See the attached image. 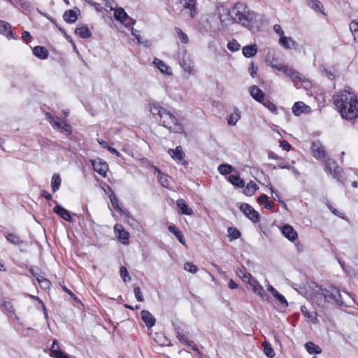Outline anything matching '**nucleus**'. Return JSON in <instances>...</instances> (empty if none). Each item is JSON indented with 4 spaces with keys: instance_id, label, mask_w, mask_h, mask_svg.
Here are the masks:
<instances>
[{
    "instance_id": "1",
    "label": "nucleus",
    "mask_w": 358,
    "mask_h": 358,
    "mask_svg": "<svg viewBox=\"0 0 358 358\" xmlns=\"http://www.w3.org/2000/svg\"><path fill=\"white\" fill-rule=\"evenodd\" d=\"M229 15L235 22L241 23L243 26L250 29L252 27V21L256 18L257 14L247 10L242 3H236L229 10Z\"/></svg>"
},
{
    "instance_id": "2",
    "label": "nucleus",
    "mask_w": 358,
    "mask_h": 358,
    "mask_svg": "<svg viewBox=\"0 0 358 358\" xmlns=\"http://www.w3.org/2000/svg\"><path fill=\"white\" fill-rule=\"evenodd\" d=\"M321 293L319 294L322 295L325 300L329 301L330 300L334 301L340 306L345 305L350 299V295L348 292H343L341 294L340 290L334 286H329L325 289H320Z\"/></svg>"
},
{
    "instance_id": "3",
    "label": "nucleus",
    "mask_w": 358,
    "mask_h": 358,
    "mask_svg": "<svg viewBox=\"0 0 358 358\" xmlns=\"http://www.w3.org/2000/svg\"><path fill=\"white\" fill-rule=\"evenodd\" d=\"M160 119L163 125L167 128L176 129L177 130L182 129L181 125L179 124L177 117L166 108Z\"/></svg>"
},
{
    "instance_id": "4",
    "label": "nucleus",
    "mask_w": 358,
    "mask_h": 358,
    "mask_svg": "<svg viewBox=\"0 0 358 358\" xmlns=\"http://www.w3.org/2000/svg\"><path fill=\"white\" fill-rule=\"evenodd\" d=\"M241 211L252 222H258L260 215L248 203H242L240 206Z\"/></svg>"
},
{
    "instance_id": "5",
    "label": "nucleus",
    "mask_w": 358,
    "mask_h": 358,
    "mask_svg": "<svg viewBox=\"0 0 358 358\" xmlns=\"http://www.w3.org/2000/svg\"><path fill=\"white\" fill-rule=\"evenodd\" d=\"M325 171L334 178L339 179L341 177V169L333 159L328 158L325 160Z\"/></svg>"
},
{
    "instance_id": "6",
    "label": "nucleus",
    "mask_w": 358,
    "mask_h": 358,
    "mask_svg": "<svg viewBox=\"0 0 358 358\" xmlns=\"http://www.w3.org/2000/svg\"><path fill=\"white\" fill-rule=\"evenodd\" d=\"M114 17L116 20L124 23L126 27L133 26L135 23V20L129 17L122 8H119L115 10Z\"/></svg>"
},
{
    "instance_id": "7",
    "label": "nucleus",
    "mask_w": 358,
    "mask_h": 358,
    "mask_svg": "<svg viewBox=\"0 0 358 358\" xmlns=\"http://www.w3.org/2000/svg\"><path fill=\"white\" fill-rule=\"evenodd\" d=\"M189 17L193 18L197 13L196 0H178Z\"/></svg>"
},
{
    "instance_id": "8",
    "label": "nucleus",
    "mask_w": 358,
    "mask_h": 358,
    "mask_svg": "<svg viewBox=\"0 0 358 358\" xmlns=\"http://www.w3.org/2000/svg\"><path fill=\"white\" fill-rule=\"evenodd\" d=\"M311 151L313 156L317 159H321L326 155L325 147L321 143L320 141H313L311 144Z\"/></svg>"
},
{
    "instance_id": "9",
    "label": "nucleus",
    "mask_w": 358,
    "mask_h": 358,
    "mask_svg": "<svg viewBox=\"0 0 358 358\" xmlns=\"http://www.w3.org/2000/svg\"><path fill=\"white\" fill-rule=\"evenodd\" d=\"M93 169L103 177L106 176L108 170V166L106 162H103L101 159L98 158L91 161Z\"/></svg>"
},
{
    "instance_id": "10",
    "label": "nucleus",
    "mask_w": 358,
    "mask_h": 358,
    "mask_svg": "<svg viewBox=\"0 0 358 358\" xmlns=\"http://www.w3.org/2000/svg\"><path fill=\"white\" fill-rule=\"evenodd\" d=\"M180 65L183 71L189 74L194 73V66L189 55L184 54L180 61Z\"/></svg>"
},
{
    "instance_id": "11",
    "label": "nucleus",
    "mask_w": 358,
    "mask_h": 358,
    "mask_svg": "<svg viewBox=\"0 0 358 358\" xmlns=\"http://www.w3.org/2000/svg\"><path fill=\"white\" fill-rule=\"evenodd\" d=\"M114 231L117 234V238L120 243L124 245L129 243V233L124 230L120 224H116L114 227Z\"/></svg>"
},
{
    "instance_id": "12",
    "label": "nucleus",
    "mask_w": 358,
    "mask_h": 358,
    "mask_svg": "<svg viewBox=\"0 0 358 358\" xmlns=\"http://www.w3.org/2000/svg\"><path fill=\"white\" fill-rule=\"evenodd\" d=\"M282 73L286 76H289L293 82H301L303 80L302 76L292 66L285 65V67L282 68Z\"/></svg>"
},
{
    "instance_id": "13",
    "label": "nucleus",
    "mask_w": 358,
    "mask_h": 358,
    "mask_svg": "<svg viewBox=\"0 0 358 358\" xmlns=\"http://www.w3.org/2000/svg\"><path fill=\"white\" fill-rule=\"evenodd\" d=\"M153 64L162 73L167 76L172 75V69L171 66L167 65L164 61L155 57L153 60Z\"/></svg>"
},
{
    "instance_id": "14",
    "label": "nucleus",
    "mask_w": 358,
    "mask_h": 358,
    "mask_svg": "<svg viewBox=\"0 0 358 358\" xmlns=\"http://www.w3.org/2000/svg\"><path fill=\"white\" fill-rule=\"evenodd\" d=\"M282 234L284 235L285 238H287L290 241H294L296 240L298 237L297 232L294 230V229L289 225L285 224L281 229Z\"/></svg>"
},
{
    "instance_id": "15",
    "label": "nucleus",
    "mask_w": 358,
    "mask_h": 358,
    "mask_svg": "<svg viewBox=\"0 0 358 358\" xmlns=\"http://www.w3.org/2000/svg\"><path fill=\"white\" fill-rule=\"evenodd\" d=\"M279 44L287 50H296L299 46L298 43L292 37H287L285 36L280 38Z\"/></svg>"
},
{
    "instance_id": "16",
    "label": "nucleus",
    "mask_w": 358,
    "mask_h": 358,
    "mask_svg": "<svg viewBox=\"0 0 358 358\" xmlns=\"http://www.w3.org/2000/svg\"><path fill=\"white\" fill-rule=\"evenodd\" d=\"M50 355L54 358H70L69 355L59 349L57 340L53 341L50 350Z\"/></svg>"
},
{
    "instance_id": "17",
    "label": "nucleus",
    "mask_w": 358,
    "mask_h": 358,
    "mask_svg": "<svg viewBox=\"0 0 358 358\" xmlns=\"http://www.w3.org/2000/svg\"><path fill=\"white\" fill-rule=\"evenodd\" d=\"M175 330H176V337L180 341V342L185 344L186 345H187L189 347H191L192 348V350H194L195 351H198V348L195 345H194L193 341L188 340L187 336L186 335L183 334L180 331V327H176L175 329Z\"/></svg>"
},
{
    "instance_id": "18",
    "label": "nucleus",
    "mask_w": 358,
    "mask_h": 358,
    "mask_svg": "<svg viewBox=\"0 0 358 358\" xmlns=\"http://www.w3.org/2000/svg\"><path fill=\"white\" fill-rule=\"evenodd\" d=\"M0 34L8 39H15L11 31V26L6 21L0 20Z\"/></svg>"
},
{
    "instance_id": "19",
    "label": "nucleus",
    "mask_w": 358,
    "mask_h": 358,
    "mask_svg": "<svg viewBox=\"0 0 358 358\" xmlns=\"http://www.w3.org/2000/svg\"><path fill=\"white\" fill-rule=\"evenodd\" d=\"M249 92L254 99L259 103H263L264 100V93L257 86H251L249 89Z\"/></svg>"
},
{
    "instance_id": "20",
    "label": "nucleus",
    "mask_w": 358,
    "mask_h": 358,
    "mask_svg": "<svg viewBox=\"0 0 358 358\" xmlns=\"http://www.w3.org/2000/svg\"><path fill=\"white\" fill-rule=\"evenodd\" d=\"M141 315L143 321L148 328H151L155 325V318L148 310H143L141 312Z\"/></svg>"
},
{
    "instance_id": "21",
    "label": "nucleus",
    "mask_w": 358,
    "mask_h": 358,
    "mask_svg": "<svg viewBox=\"0 0 358 358\" xmlns=\"http://www.w3.org/2000/svg\"><path fill=\"white\" fill-rule=\"evenodd\" d=\"M53 212L58 215L60 217L64 219L66 221L71 222V216L69 212L63 208L60 205H57L53 208Z\"/></svg>"
},
{
    "instance_id": "22",
    "label": "nucleus",
    "mask_w": 358,
    "mask_h": 358,
    "mask_svg": "<svg viewBox=\"0 0 358 358\" xmlns=\"http://www.w3.org/2000/svg\"><path fill=\"white\" fill-rule=\"evenodd\" d=\"M10 2L24 11H29L31 8V3L29 0H10Z\"/></svg>"
},
{
    "instance_id": "23",
    "label": "nucleus",
    "mask_w": 358,
    "mask_h": 358,
    "mask_svg": "<svg viewBox=\"0 0 358 358\" xmlns=\"http://www.w3.org/2000/svg\"><path fill=\"white\" fill-rule=\"evenodd\" d=\"M309 108H310L303 102L298 101L294 104L292 107V111L295 115H299L303 113H307L308 111V109Z\"/></svg>"
},
{
    "instance_id": "24",
    "label": "nucleus",
    "mask_w": 358,
    "mask_h": 358,
    "mask_svg": "<svg viewBox=\"0 0 358 358\" xmlns=\"http://www.w3.org/2000/svg\"><path fill=\"white\" fill-rule=\"evenodd\" d=\"M177 206L180 210L182 214L187 215H192L193 210L186 203L185 201L182 199H180L177 201Z\"/></svg>"
},
{
    "instance_id": "25",
    "label": "nucleus",
    "mask_w": 358,
    "mask_h": 358,
    "mask_svg": "<svg viewBox=\"0 0 358 358\" xmlns=\"http://www.w3.org/2000/svg\"><path fill=\"white\" fill-rule=\"evenodd\" d=\"M110 202L113 205V206L117 210H119L121 213H123L126 215L127 217L130 218L133 220V218L131 217L130 213L127 210H123L121 208V203H120L118 199L114 195L110 196Z\"/></svg>"
},
{
    "instance_id": "26",
    "label": "nucleus",
    "mask_w": 358,
    "mask_h": 358,
    "mask_svg": "<svg viewBox=\"0 0 358 358\" xmlns=\"http://www.w3.org/2000/svg\"><path fill=\"white\" fill-rule=\"evenodd\" d=\"M169 153L174 159L178 160L180 162H182V161H184L185 154L180 146H177L175 150L169 149Z\"/></svg>"
},
{
    "instance_id": "27",
    "label": "nucleus",
    "mask_w": 358,
    "mask_h": 358,
    "mask_svg": "<svg viewBox=\"0 0 358 358\" xmlns=\"http://www.w3.org/2000/svg\"><path fill=\"white\" fill-rule=\"evenodd\" d=\"M243 55L248 58L254 57L257 53V48L255 44L248 45L242 49Z\"/></svg>"
},
{
    "instance_id": "28",
    "label": "nucleus",
    "mask_w": 358,
    "mask_h": 358,
    "mask_svg": "<svg viewBox=\"0 0 358 358\" xmlns=\"http://www.w3.org/2000/svg\"><path fill=\"white\" fill-rule=\"evenodd\" d=\"M150 112L154 115H158L161 117L163 113H164L165 108L162 107L159 103H152L148 106Z\"/></svg>"
},
{
    "instance_id": "29",
    "label": "nucleus",
    "mask_w": 358,
    "mask_h": 358,
    "mask_svg": "<svg viewBox=\"0 0 358 358\" xmlns=\"http://www.w3.org/2000/svg\"><path fill=\"white\" fill-rule=\"evenodd\" d=\"M250 285L252 287V291L260 296L262 299H264L265 297H267V295L264 292L263 287L256 280H252V282L250 283Z\"/></svg>"
},
{
    "instance_id": "30",
    "label": "nucleus",
    "mask_w": 358,
    "mask_h": 358,
    "mask_svg": "<svg viewBox=\"0 0 358 358\" xmlns=\"http://www.w3.org/2000/svg\"><path fill=\"white\" fill-rule=\"evenodd\" d=\"M305 349L310 355H312V354L319 355L322 352L321 348L320 346L315 345L312 341H308L305 344Z\"/></svg>"
},
{
    "instance_id": "31",
    "label": "nucleus",
    "mask_w": 358,
    "mask_h": 358,
    "mask_svg": "<svg viewBox=\"0 0 358 358\" xmlns=\"http://www.w3.org/2000/svg\"><path fill=\"white\" fill-rule=\"evenodd\" d=\"M33 54L38 58L44 59L48 58V52L47 49L43 46H36L33 49Z\"/></svg>"
},
{
    "instance_id": "32",
    "label": "nucleus",
    "mask_w": 358,
    "mask_h": 358,
    "mask_svg": "<svg viewBox=\"0 0 358 358\" xmlns=\"http://www.w3.org/2000/svg\"><path fill=\"white\" fill-rule=\"evenodd\" d=\"M75 32L83 38H88L92 36L91 31L85 25L77 27Z\"/></svg>"
},
{
    "instance_id": "33",
    "label": "nucleus",
    "mask_w": 358,
    "mask_h": 358,
    "mask_svg": "<svg viewBox=\"0 0 358 358\" xmlns=\"http://www.w3.org/2000/svg\"><path fill=\"white\" fill-rule=\"evenodd\" d=\"M169 231L176 236V238L178 240V241L180 243H182V245H185V238L182 234V232L180 230H179L174 225H170L169 227Z\"/></svg>"
},
{
    "instance_id": "34",
    "label": "nucleus",
    "mask_w": 358,
    "mask_h": 358,
    "mask_svg": "<svg viewBox=\"0 0 358 358\" xmlns=\"http://www.w3.org/2000/svg\"><path fill=\"white\" fill-rule=\"evenodd\" d=\"M63 17L64 20L69 23H73L78 19L77 13L73 10H66L64 13Z\"/></svg>"
},
{
    "instance_id": "35",
    "label": "nucleus",
    "mask_w": 358,
    "mask_h": 358,
    "mask_svg": "<svg viewBox=\"0 0 358 358\" xmlns=\"http://www.w3.org/2000/svg\"><path fill=\"white\" fill-rule=\"evenodd\" d=\"M62 183V179L58 174H54L51 180V187L53 192H56L59 190Z\"/></svg>"
},
{
    "instance_id": "36",
    "label": "nucleus",
    "mask_w": 358,
    "mask_h": 358,
    "mask_svg": "<svg viewBox=\"0 0 358 358\" xmlns=\"http://www.w3.org/2000/svg\"><path fill=\"white\" fill-rule=\"evenodd\" d=\"M257 189V185L253 181H250L244 188V194L247 196H252L255 193Z\"/></svg>"
},
{
    "instance_id": "37",
    "label": "nucleus",
    "mask_w": 358,
    "mask_h": 358,
    "mask_svg": "<svg viewBox=\"0 0 358 358\" xmlns=\"http://www.w3.org/2000/svg\"><path fill=\"white\" fill-rule=\"evenodd\" d=\"M229 181L234 186L238 187H243L245 186V182L238 176L231 175L229 176Z\"/></svg>"
},
{
    "instance_id": "38",
    "label": "nucleus",
    "mask_w": 358,
    "mask_h": 358,
    "mask_svg": "<svg viewBox=\"0 0 358 358\" xmlns=\"http://www.w3.org/2000/svg\"><path fill=\"white\" fill-rule=\"evenodd\" d=\"M241 118L240 113L238 110L236 109L235 111L231 114L228 118L227 122L229 125H236L238 120Z\"/></svg>"
},
{
    "instance_id": "39",
    "label": "nucleus",
    "mask_w": 358,
    "mask_h": 358,
    "mask_svg": "<svg viewBox=\"0 0 358 358\" xmlns=\"http://www.w3.org/2000/svg\"><path fill=\"white\" fill-rule=\"evenodd\" d=\"M45 116L47 119L49 120L50 123L52 125V127L56 128H60L62 127V124L60 123V119L58 117L55 118L50 113H46Z\"/></svg>"
},
{
    "instance_id": "40",
    "label": "nucleus",
    "mask_w": 358,
    "mask_h": 358,
    "mask_svg": "<svg viewBox=\"0 0 358 358\" xmlns=\"http://www.w3.org/2000/svg\"><path fill=\"white\" fill-rule=\"evenodd\" d=\"M60 123L62 124V127L60 128H56V129L66 136L70 135L71 134V125L69 123H67L66 120H64V121L60 120Z\"/></svg>"
},
{
    "instance_id": "41",
    "label": "nucleus",
    "mask_w": 358,
    "mask_h": 358,
    "mask_svg": "<svg viewBox=\"0 0 358 358\" xmlns=\"http://www.w3.org/2000/svg\"><path fill=\"white\" fill-rule=\"evenodd\" d=\"M37 281L39 284V286L43 289H49L51 287V282L47 279L41 275L39 278H37Z\"/></svg>"
},
{
    "instance_id": "42",
    "label": "nucleus",
    "mask_w": 358,
    "mask_h": 358,
    "mask_svg": "<svg viewBox=\"0 0 358 358\" xmlns=\"http://www.w3.org/2000/svg\"><path fill=\"white\" fill-rule=\"evenodd\" d=\"M6 237L8 241L15 245H19L23 243V241L19 236L11 233L8 234Z\"/></svg>"
},
{
    "instance_id": "43",
    "label": "nucleus",
    "mask_w": 358,
    "mask_h": 358,
    "mask_svg": "<svg viewBox=\"0 0 358 358\" xmlns=\"http://www.w3.org/2000/svg\"><path fill=\"white\" fill-rule=\"evenodd\" d=\"M234 170V168L231 165L227 164H222L219 166L218 171L222 175H227L231 173Z\"/></svg>"
},
{
    "instance_id": "44",
    "label": "nucleus",
    "mask_w": 358,
    "mask_h": 358,
    "mask_svg": "<svg viewBox=\"0 0 358 358\" xmlns=\"http://www.w3.org/2000/svg\"><path fill=\"white\" fill-rule=\"evenodd\" d=\"M350 29L353 35L354 40L358 42V22L356 20L352 21L350 24Z\"/></svg>"
},
{
    "instance_id": "45",
    "label": "nucleus",
    "mask_w": 358,
    "mask_h": 358,
    "mask_svg": "<svg viewBox=\"0 0 358 358\" xmlns=\"http://www.w3.org/2000/svg\"><path fill=\"white\" fill-rule=\"evenodd\" d=\"M3 307L6 309V310L7 311L8 315L10 317H12L13 319L14 317L17 318V316L15 313V309H14L13 305L10 302H5L3 304Z\"/></svg>"
},
{
    "instance_id": "46",
    "label": "nucleus",
    "mask_w": 358,
    "mask_h": 358,
    "mask_svg": "<svg viewBox=\"0 0 358 358\" xmlns=\"http://www.w3.org/2000/svg\"><path fill=\"white\" fill-rule=\"evenodd\" d=\"M308 6L311 8H313L315 10H319L320 12H322V8H323V6L320 1H319L318 0H308Z\"/></svg>"
},
{
    "instance_id": "47",
    "label": "nucleus",
    "mask_w": 358,
    "mask_h": 358,
    "mask_svg": "<svg viewBox=\"0 0 358 358\" xmlns=\"http://www.w3.org/2000/svg\"><path fill=\"white\" fill-rule=\"evenodd\" d=\"M228 233L231 241L238 239L241 236V232L234 227H229Z\"/></svg>"
},
{
    "instance_id": "48",
    "label": "nucleus",
    "mask_w": 358,
    "mask_h": 358,
    "mask_svg": "<svg viewBox=\"0 0 358 358\" xmlns=\"http://www.w3.org/2000/svg\"><path fill=\"white\" fill-rule=\"evenodd\" d=\"M175 30L178 34V38L182 43H187L189 41L187 35L182 32L180 28L176 27Z\"/></svg>"
},
{
    "instance_id": "49",
    "label": "nucleus",
    "mask_w": 358,
    "mask_h": 358,
    "mask_svg": "<svg viewBox=\"0 0 358 358\" xmlns=\"http://www.w3.org/2000/svg\"><path fill=\"white\" fill-rule=\"evenodd\" d=\"M120 276L124 282L131 281V278L129 275L128 271L126 267L122 266L120 271Z\"/></svg>"
},
{
    "instance_id": "50",
    "label": "nucleus",
    "mask_w": 358,
    "mask_h": 358,
    "mask_svg": "<svg viewBox=\"0 0 358 358\" xmlns=\"http://www.w3.org/2000/svg\"><path fill=\"white\" fill-rule=\"evenodd\" d=\"M227 48L231 52H236L239 50L241 48V45L238 43L236 40H232L229 41L227 44Z\"/></svg>"
},
{
    "instance_id": "51",
    "label": "nucleus",
    "mask_w": 358,
    "mask_h": 358,
    "mask_svg": "<svg viewBox=\"0 0 358 358\" xmlns=\"http://www.w3.org/2000/svg\"><path fill=\"white\" fill-rule=\"evenodd\" d=\"M264 352L269 358L275 357V352L272 349L271 346L268 343L264 344Z\"/></svg>"
},
{
    "instance_id": "52",
    "label": "nucleus",
    "mask_w": 358,
    "mask_h": 358,
    "mask_svg": "<svg viewBox=\"0 0 358 358\" xmlns=\"http://www.w3.org/2000/svg\"><path fill=\"white\" fill-rule=\"evenodd\" d=\"M266 108H267L270 111L273 113L277 112V107L274 103L268 99L264 100L263 103H262Z\"/></svg>"
},
{
    "instance_id": "53",
    "label": "nucleus",
    "mask_w": 358,
    "mask_h": 358,
    "mask_svg": "<svg viewBox=\"0 0 358 358\" xmlns=\"http://www.w3.org/2000/svg\"><path fill=\"white\" fill-rule=\"evenodd\" d=\"M184 269L187 271H189L192 273H196L198 271V268L196 265H194L192 262H187L184 264Z\"/></svg>"
},
{
    "instance_id": "54",
    "label": "nucleus",
    "mask_w": 358,
    "mask_h": 358,
    "mask_svg": "<svg viewBox=\"0 0 358 358\" xmlns=\"http://www.w3.org/2000/svg\"><path fill=\"white\" fill-rule=\"evenodd\" d=\"M158 180L163 187H168L169 181L166 175L163 174L162 172H159Z\"/></svg>"
},
{
    "instance_id": "55",
    "label": "nucleus",
    "mask_w": 358,
    "mask_h": 358,
    "mask_svg": "<svg viewBox=\"0 0 358 358\" xmlns=\"http://www.w3.org/2000/svg\"><path fill=\"white\" fill-rule=\"evenodd\" d=\"M240 273H241L242 275L241 274H238V275L242 278V280L245 282H247L249 285H250V283L252 282V280L253 279H251L252 278V275H251L250 273H244L241 270H240Z\"/></svg>"
},
{
    "instance_id": "56",
    "label": "nucleus",
    "mask_w": 358,
    "mask_h": 358,
    "mask_svg": "<svg viewBox=\"0 0 358 358\" xmlns=\"http://www.w3.org/2000/svg\"><path fill=\"white\" fill-rule=\"evenodd\" d=\"M284 307L288 306V302L285 297L279 292L274 296Z\"/></svg>"
},
{
    "instance_id": "57",
    "label": "nucleus",
    "mask_w": 358,
    "mask_h": 358,
    "mask_svg": "<svg viewBox=\"0 0 358 358\" xmlns=\"http://www.w3.org/2000/svg\"><path fill=\"white\" fill-rule=\"evenodd\" d=\"M134 292L135 297L137 299V301L142 302L144 300V299H143V294L141 292L140 287H136L134 288Z\"/></svg>"
},
{
    "instance_id": "58",
    "label": "nucleus",
    "mask_w": 358,
    "mask_h": 358,
    "mask_svg": "<svg viewBox=\"0 0 358 358\" xmlns=\"http://www.w3.org/2000/svg\"><path fill=\"white\" fill-rule=\"evenodd\" d=\"M301 313H303V315L306 317H307V318H308V319L311 320V321H312V322H313V319H315V317H313L310 315V313L308 312V310H307V308H306V306H302L301 307Z\"/></svg>"
},
{
    "instance_id": "59",
    "label": "nucleus",
    "mask_w": 358,
    "mask_h": 358,
    "mask_svg": "<svg viewBox=\"0 0 358 358\" xmlns=\"http://www.w3.org/2000/svg\"><path fill=\"white\" fill-rule=\"evenodd\" d=\"M268 198L267 195L263 194L259 196V197L257 198V201L259 203L264 205L268 201Z\"/></svg>"
},
{
    "instance_id": "60",
    "label": "nucleus",
    "mask_w": 358,
    "mask_h": 358,
    "mask_svg": "<svg viewBox=\"0 0 358 358\" xmlns=\"http://www.w3.org/2000/svg\"><path fill=\"white\" fill-rule=\"evenodd\" d=\"M273 30L280 36V37H283L285 36L284 35V31L282 29L280 25L279 24H275L273 26Z\"/></svg>"
},
{
    "instance_id": "61",
    "label": "nucleus",
    "mask_w": 358,
    "mask_h": 358,
    "mask_svg": "<svg viewBox=\"0 0 358 358\" xmlns=\"http://www.w3.org/2000/svg\"><path fill=\"white\" fill-rule=\"evenodd\" d=\"M280 147H282L283 150L289 151L291 149V145L287 141H282L280 142Z\"/></svg>"
},
{
    "instance_id": "62",
    "label": "nucleus",
    "mask_w": 358,
    "mask_h": 358,
    "mask_svg": "<svg viewBox=\"0 0 358 358\" xmlns=\"http://www.w3.org/2000/svg\"><path fill=\"white\" fill-rule=\"evenodd\" d=\"M29 271H30V273H31L32 275L36 277V279H37L38 277L39 278L41 275L40 274L39 270L38 268H35L34 267H31L30 269H29Z\"/></svg>"
},
{
    "instance_id": "63",
    "label": "nucleus",
    "mask_w": 358,
    "mask_h": 358,
    "mask_svg": "<svg viewBox=\"0 0 358 358\" xmlns=\"http://www.w3.org/2000/svg\"><path fill=\"white\" fill-rule=\"evenodd\" d=\"M41 196L45 198L48 201L51 200L52 198L51 194L44 189L41 191Z\"/></svg>"
},
{
    "instance_id": "64",
    "label": "nucleus",
    "mask_w": 358,
    "mask_h": 358,
    "mask_svg": "<svg viewBox=\"0 0 358 358\" xmlns=\"http://www.w3.org/2000/svg\"><path fill=\"white\" fill-rule=\"evenodd\" d=\"M267 290L273 296V297L278 293V292L271 285H268Z\"/></svg>"
}]
</instances>
